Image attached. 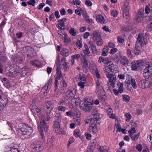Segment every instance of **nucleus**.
<instances>
[{"label": "nucleus", "instance_id": "412c9836", "mask_svg": "<svg viewBox=\"0 0 152 152\" xmlns=\"http://www.w3.org/2000/svg\"><path fill=\"white\" fill-rule=\"evenodd\" d=\"M30 62L31 64L36 67H38L41 66V62L37 60L31 61Z\"/></svg>", "mask_w": 152, "mask_h": 152}, {"label": "nucleus", "instance_id": "e433bc0d", "mask_svg": "<svg viewBox=\"0 0 152 152\" xmlns=\"http://www.w3.org/2000/svg\"><path fill=\"white\" fill-rule=\"evenodd\" d=\"M108 51V49L107 47H104L102 53V55L103 56H106L107 55Z\"/></svg>", "mask_w": 152, "mask_h": 152}, {"label": "nucleus", "instance_id": "8fccbe9b", "mask_svg": "<svg viewBox=\"0 0 152 152\" xmlns=\"http://www.w3.org/2000/svg\"><path fill=\"white\" fill-rule=\"evenodd\" d=\"M76 46L79 49L81 48L82 46V44L81 41L78 39L76 42Z\"/></svg>", "mask_w": 152, "mask_h": 152}, {"label": "nucleus", "instance_id": "37998d69", "mask_svg": "<svg viewBox=\"0 0 152 152\" xmlns=\"http://www.w3.org/2000/svg\"><path fill=\"white\" fill-rule=\"evenodd\" d=\"M57 109L59 111L64 112L66 109V108L64 106H60L58 107Z\"/></svg>", "mask_w": 152, "mask_h": 152}, {"label": "nucleus", "instance_id": "680f3d73", "mask_svg": "<svg viewBox=\"0 0 152 152\" xmlns=\"http://www.w3.org/2000/svg\"><path fill=\"white\" fill-rule=\"evenodd\" d=\"M85 83L82 81H80L78 83V85L81 88H84L85 86Z\"/></svg>", "mask_w": 152, "mask_h": 152}, {"label": "nucleus", "instance_id": "bb28decb", "mask_svg": "<svg viewBox=\"0 0 152 152\" xmlns=\"http://www.w3.org/2000/svg\"><path fill=\"white\" fill-rule=\"evenodd\" d=\"M92 35L96 40H97L98 38L101 37L99 32L97 31H95L93 32Z\"/></svg>", "mask_w": 152, "mask_h": 152}, {"label": "nucleus", "instance_id": "6e6552de", "mask_svg": "<svg viewBox=\"0 0 152 152\" xmlns=\"http://www.w3.org/2000/svg\"><path fill=\"white\" fill-rule=\"evenodd\" d=\"M143 65V63L141 60H137L132 62L131 64L132 70H136L141 68Z\"/></svg>", "mask_w": 152, "mask_h": 152}, {"label": "nucleus", "instance_id": "a878e982", "mask_svg": "<svg viewBox=\"0 0 152 152\" xmlns=\"http://www.w3.org/2000/svg\"><path fill=\"white\" fill-rule=\"evenodd\" d=\"M6 149H7L8 151H6L5 152H20V151L16 148L8 147Z\"/></svg>", "mask_w": 152, "mask_h": 152}, {"label": "nucleus", "instance_id": "774afa93", "mask_svg": "<svg viewBox=\"0 0 152 152\" xmlns=\"http://www.w3.org/2000/svg\"><path fill=\"white\" fill-rule=\"evenodd\" d=\"M15 60L18 63H20L23 60L21 57H19L15 59Z\"/></svg>", "mask_w": 152, "mask_h": 152}, {"label": "nucleus", "instance_id": "58836bf2", "mask_svg": "<svg viewBox=\"0 0 152 152\" xmlns=\"http://www.w3.org/2000/svg\"><path fill=\"white\" fill-rule=\"evenodd\" d=\"M115 80L116 79H114H114L113 78V80L111 79H109V84L110 86L113 88L115 87V83H114V82L115 81Z\"/></svg>", "mask_w": 152, "mask_h": 152}, {"label": "nucleus", "instance_id": "7c9ffc66", "mask_svg": "<svg viewBox=\"0 0 152 152\" xmlns=\"http://www.w3.org/2000/svg\"><path fill=\"white\" fill-rule=\"evenodd\" d=\"M85 49L83 51V53L85 55L88 56L90 53L89 49L86 45H85Z\"/></svg>", "mask_w": 152, "mask_h": 152}, {"label": "nucleus", "instance_id": "f3484780", "mask_svg": "<svg viewBox=\"0 0 152 152\" xmlns=\"http://www.w3.org/2000/svg\"><path fill=\"white\" fill-rule=\"evenodd\" d=\"M61 66L60 64H58L57 65V67L56 68V75L55 76V78H57L58 79H60L61 77Z\"/></svg>", "mask_w": 152, "mask_h": 152}, {"label": "nucleus", "instance_id": "1a4fd4ad", "mask_svg": "<svg viewBox=\"0 0 152 152\" xmlns=\"http://www.w3.org/2000/svg\"><path fill=\"white\" fill-rule=\"evenodd\" d=\"M101 81L99 79L96 81V92L98 95L101 94V92L103 90V88Z\"/></svg>", "mask_w": 152, "mask_h": 152}, {"label": "nucleus", "instance_id": "cd10ccee", "mask_svg": "<svg viewBox=\"0 0 152 152\" xmlns=\"http://www.w3.org/2000/svg\"><path fill=\"white\" fill-rule=\"evenodd\" d=\"M1 80L4 86H9L8 80L7 78L6 77H2L1 78Z\"/></svg>", "mask_w": 152, "mask_h": 152}, {"label": "nucleus", "instance_id": "f8f14e48", "mask_svg": "<svg viewBox=\"0 0 152 152\" xmlns=\"http://www.w3.org/2000/svg\"><path fill=\"white\" fill-rule=\"evenodd\" d=\"M147 40V39L144 36V34H140L138 35L136 43L138 44H140V45L142 46V43L143 42L145 43Z\"/></svg>", "mask_w": 152, "mask_h": 152}, {"label": "nucleus", "instance_id": "7ed1b4c3", "mask_svg": "<svg viewBox=\"0 0 152 152\" xmlns=\"http://www.w3.org/2000/svg\"><path fill=\"white\" fill-rule=\"evenodd\" d=\"M92 100L91 99L87 98L85 100L84 102H81L80 106L84 110L90 111L92 108Z\"/></svg>", "mask_w": 152, "mask_h": 152}, {"label": "nucleus", "instance_id": "aec40b11", "mask_svg": "<svg viewBox=\"0 0 152 152\" xmlns=\"http://www.w3.org/2000/svg\"><path fill=\"white\" fill-rule=\"evenodd\" d=\"M96 20L97 22L101 23H106L103 17L101 15H99L96 16Z\"/></svg>", "mask_w": 152, "mask_h": 152}, {"label": "nucleus", "instance_id": "5701e85b", "mask_svg": "<svg viewBox=\"0 0 152 152\" xmlns=\"http://www.w3.org/2000/svg\"><path fill=\"white\" fill-rule=\"evenodd\" d=\"M121 62L122 65L125 66L128 64L129 61L126 57L123 56L121 59Z\"/></svg>", "mask_w": 152, "mask_h": 152}, {"label": "nucleus", "instance_id": "052dcab7", "mask_svg": "<svg viewBox=\"0 0 152 152\" xmlns=\"http://www.w3.org/2000/svg\"><path fill=\"white\" fill-rule=\"evenodd\" d=\"M90 48L92 50V53H93L96 54L97 53L98 51L96 46H95L92 47H91Z\"/></svg>", "mask_w": 152, "mask_h": 152}, {"label": "nucleus", "instance_id": "a211bd4d", "mask_svg": "<svg viewBox=\"0 0 152 152\" xmlns=\"http://www.w3.org/2000/svg\"><path fill=\"white\" fill-rule=\"evenodd\" d=\"M141 47L142 45H140V44L136 43L135 47L133 50V52L135 55L139 54Z\"/></svg>", "mask_w": 152, "mask_h": 152}, {"label": "nucleus", "instance_id": "5fc2aeb1", "mask_svg": "<svg viewBox=\"0 0 152 152\" xmlns=\"http://www.w3.org/2000/svg\"><path fill=\"white\" fill-rule=\"evenodd\" d=\"M54 130L57 134H60L62 133L60 127L54 128Z\"/></svg>", "mask_w": 152, "mask_h": 152}, {"label": "nucleus", "instance_id": "a18cd8bd", "mask_svg": "<svg viewBox=\"0 0 152 152\" xmlns=\"http://www.w3.org/2000/svg\"><path fill=\"white\" fill-rule=\"evenodd\" d=\"M107 77L109 78V79H111L113 80V78L115 79L116 77L115 75L111 73H107L106 74Z\"/></svg>", "mask_w": 152, "mask_h": 152}, {"label": "nucleus", "instance_id": "e2e57ef3", "mask_svg": "<svg viewBox=\"0 0 152 152\" xmlns=\"http://www.w3.org/2000/svg\"><path fill=\"white\" fill-rule=\"evenodd\" d=\"M118 51V49L115 48H113L110 51V53L112 54H113Z\"/></svg>", "mask_w": 152, "mask_h": 152}, {"label": "nucleus", "instance_id": "9d476101", "mask_svg": "<svg viewBox=\"0 0 152 152\" xmlns=\"http://www.w3.org/2000/svg\"><path fill=\"white\" fill-rule=\"evenodd\" d=\"M75 92L74 89L69 90L67 91L66 96L67 99L70 101L74 100V96L75 95Z\"/></svg>", "mask_w": 152, "mask_h": 152}, {"label": "nucleus", "instance_id": "ea45409f", "mask_svg": "<svg viewBox=\"0 0 152 152\" xmlns=\"http://www.w3.org/2000/svg\"><path fill=\"white\" fill-rule=\"evenodd\" d=\"M105 110L107 113L108 115H110L112 113V110L110 106H107L105 107Z\"/></svg>", "mask_w": 152, "mask_h": 152}, {"label": "nucleus", "instance_id": "c9c22d12", "mask_svg": "<svg viewBox=\"0 0 152 152\" xmlns=\"http://www.w3.org/2000/svg\"><path fill=\"white\" fill-rule=\"evenodd\" d=\"M55 121L58 122L61 121L62 118V116L61 114L60 113H56L55 116Z\"/></svg>", "mask_w": 152, "mask_h": 152}, {"label": "nucleus", "instance_id": "f704fd0d", "mask_svg": "<svg viewBox=\"0 0 152 152\" xmlns=\"http://www.w3.org/2000/svg\"><path fill=\"white\" fill-rule=\"evenodd\" d=\"M139 136L140 133H138L137 134L131 135L129 136L132 140L136 141L137 140Z\"/></svg>", "mask_w": 152, "mask_h": 152}, {"label": "nucleus", "instance_id": "72a5a7b5", "mask_svg": "<svg viewBox=\"0 0 152 152\" xmlns=\"http://www.w3.org/2000/svg\"><path fill=\"white\" fill-rule=\"evenodd\" d=\"M124 19L126 21H128L130 19L129 13L128 12H124L123 13Z\"/></svg>", "mask_w": 152, "mask_h": 152}, {"label": "nucleus", "instance_id": "dca6fc26", "mask_svg": "<svg viewBox=\"0 0 152 152\" xmlns=\"http://www.w3.org/2000/svg\"><path fill=\"white\" fill-rule=\"evenodd\" d=\"M126 82L127 84H131L132 86L134 89H136L137 88V85L135 80L133 78L126 79Z\"/></svg>", "mask_w": 152, "mask_h": 152}, {"label": "nucleus", "instance_id": "13d9d810", "mask_svg": "<svg viewBox=\"0 0 152 152\" xmlns=\"http://www.w3.org/2000/svg\"><path fill=\"white\" fill-rule=\"evenodd\" d=\"M151 83L148 80H145V88H149L151 87Z\"/></svg>", "mask_w": 152, "mask_h": 152}, {"label": "nucleus", "instance_id": "4468645a", "mask_svg": "<svg viewBox=\"0 0 152 152\" xmlns=\"http://www.w3.org/2000/svg\"><path fill=\"white\" fill-rule=\"evenodd\" d=\"M61 61L62 65L64 71L65 72L67 71L69 67V63L66 61V58L64 57H63Z\"/></svg>", "mask_w": 152, "mask_h": 152}, {"label": "nucleus", "instance_id": "864d4df0", "mask_svg": "<svg viewBox=\"0 0 152 152\" xmlns=\"http://www.w3.org/2000/svg\"><path fill=\"white\" fill-rule=\"evenodd\" d=\"M118 42L120 43H122L124 42V39L121 36H118L117 37Z\"/></svg>", "mask_w": 152, "mask_h": 152}, {"label": "nucleus", "instance_id": "de8ad7c7", "mask_svg": "<svg viewBox=\"0 0 152 152\" xmlns=\"http://www.w3.org/2000/svg\"><path fill=\"white\" fill-rule=\"evenodd\" d=\"M136 132V130L134 127H132L130 129L128 132L129 135L130 136L131 135H132V134L135 133Z\"/></svg>", "mask_w": 152, "mask_h": 152}, {"label": "nucleus", "instance_id": "f257e3e1", "mask_svg": "<svg viewBox=\"0 0 152 152\" xmlns=\"http://www.w3.org/2000/svg\"><path fill=\"white\" fill-rule=\"evenodd\" d=\"M43 115H42L40 117L38 116L40 118V122L38 123V129L39 131L41 138L42 139L44 138L43 134L44 130L45 132H46L48 130V126L45 122V121H49L51 116L50 115V113H48L47 111L43 110Z\"/></svg>", "mask_w": 152, "mask_h": 152}, {"label": "nucleus", "instance_id": "6e6d98bb", "mask_svg": "<svg viewBox=\"0 0 152 152\" xmlns=\"http://www.w3.org/2000/svg\"><path fill=\"white\" fill-rule=\"evenodd\" d=\"M142 16L137 15L136 18H135V21L137 22H140L141 20Z\"/></svg>", "mask_w": 152, "mask_h": 152}, {"label": "nucleus", "instance_id": "c85d7f7f", "mask_svg": "<svg viewBox=\"0 0 152 152\" xmlns=\"http://www.w3.org/2000/svg\"><path fill=\"white\" fill-rule=\"evenodd\" d=\"M83 17L84 18L85 20L87 23H90L93 22V20L91 19H90L89 17L87 15V14H84L83 15Z\"/></svg>", "mask_w": 152, "mask_h": 152}, {"label": "nucleus", "instance_id": "bf43d9fd", "mask_svg": "<svg viewBox=\"0 0 152 152\" xmlns=\"http://www.w3.org/2000/svg\"><path fill=\"white\" fill-rule=\"evenodd\" d=\"M67 99L64 98H63L58 102V104L59 105H63L64 104L66 100Z\"/></svg>", "mask_w": 152, "mask_h": 152}, {"label": "nucleus", "instance_id": "6ab92c4d", "mask_svg": "<svg viewBox=\"0 0 152 152\" xmlns=\"http://www.w3.org/2000/svg\"><path fill=\"white\" fill-rule=\"evenodd\" d=\"M27 49L28 51L27 53V57L29 58H31L34 56L35 52L32 48L30 47H28Z\"/></svg>", "mask_w": 152, "mask_h": 152}, {"label": "nucleus", "instance_id": "4be33fe9", "mask_svg": "<svg viewBox=\"0 0 152 152\" xmlns=\"http://www.w3.org/2000/svg\"><path fill=\"white\" fill-rule=\"evenodd\" d=\"M61 54L63 56H67L69 55V53L68 49L64 48L61 51Z\"/></svg>", "mask_w": 152, "mask_h": 152}, {"label": "nucleus", "instance_id": "b1692460", "mask_svg": "<svg viewBox=\"0 0 152 152\" xmlns=\"http://www.w3.org/2000/svg\"><path fill=\"white\" fill-rule=\"evenodd\" d=\"M117 85L118 87L119 92V93H122L124 91L123 83L121 82L118 83L117 84Z\"/></svg>", "mask_w": 152, "mask_h": 152}, {"label": "nucleus", "instance_id": "ddd939ff", "mask_svg": "<svg viewBox=\"0 0 152 152\" xmlns=\"http://www.w3.org/2000/svg\"><path fill=\"white\" fill-rule=\"evenodd\" d=\"M54 107L53 103L51 101H48L46 102V105L45 107L44 110L47 111L48 113H50Z\"/></svg>", "mask_w": 152, "mask_h": 152}, {"label": "nucleus", "instance_id": "3c124183", "mask_svg": "<svg viewBox=\"0 0 152 152\" xmlns=\"http://www.w3.org/2000/svg\"><path fill=\"white\" fill-rule=\"evenodd\" d=\"M126 117V120L127 121H129L131 118V116L129 113H127L125 114Z\"/></svg>", "mask_w": 152, "mask_h": 152}, {"label": "nucleus", "instance_id": "393cba45", "mask_svg": "<svg viewBox=\"0 0 152 152\" xmlns=\"http://www.w3.org/2000/svg\"><path fill=\"white\" fill-rule=\"evenodd\" d=\"M89 129L94 133H96L98 131L96 126L95 124H92L91 126H89Z\"/></svg>", "mask_w": 152, "mask_h": 152}, {"label": "nucleus", "instance_id": "79ce46f5", "mask_svg": "<svg viewBox=\"0 0 152 152\" xmlns=\"http://www.w3.org/2000/svg\"><path fill=\"white\" fill-rule=\"evenodd\" d=\"M69 31L70 34L72 36H75L76 34V31L74 28H71Z\"/></svg>", "mask_w": 152, "mask_h": 152}, {"label": "nucleus", "instance_id": "423d86ee", "mask_svg": "<svg viewBox=\"0 0 152 152\" xmlns=\"http://www.w3.org/2000/svg\"><path fill=\"white\" fill-rule=\"evenodd\" d=\"M152 75V65L148 64L144 69L143 75L146 78L148 79Z\"/></svg>", "mask_w": 152, "mask_h": 152}, {"label": "nucleus", "instance_id": "603ef678", "mask_svg": "<svg viewBox=\"0 0 152 152\" xmlns=\"http://www.w3.org/2000/svg\"><path fill=\"white\" fill-rule=\"evenodd\" d=\"M74 122L77 125L80 126L81 124L80 123V117H77L74 119Z\"/></svg>", "mask_w": 152, "mask_h": 152}, {"label": "nucleus", "instance_id": "4c0bfd02", "mask_svg": "<svg viewBox=\"0 0 152 152\" xmlns=\"http://www.w3.org/2000/svg\"><path fill=\"white\" fill-rule=\"evenodd\" d=\"M66 20L65 18H63L62 19L58 20V22L60 24V26L61 27L65 26L64 22H65Z\"/></svg>", "mask_w": 152, "mask_h": 152}, {"label": "nucleus", "instance_id": "0e129e2a", "mask_svg": "<svg viewBox=\"0 0 152 152\" xmlns=\"http://www.w3.org/2000/svg\"><path fill=\"white\" fill-rule=\"evenodd\" d=\"M116 123H115V125L116 126V128L117 129V130L118 132H121V130L122 129L121 126L120 124H117V125Z\"/></svg>", "mask_w": 152, "mask_h": 152}, {"label": "nucleus", "instance_id": "39448f33", "mask_svg": "<svg viewBox=\"0 0 152 152\" xmlns=\"http://www.w3.org/2000/svg\"><path fill=\"white\" fill-rule=\"evenodd\" d=\"M39 101L36 99H34L32 101V106L31 107V111L34 114L39 115L41 111V109L38 108L36 105Z\"/></svg>", "mask_w": 152, "mask_h": 152}, {"label": "nucleus", "instance_id": "338daca9", "mask_svg": "<svg viewBox=\"0 0 152 152\" xmlns=\"http://www.w3.org/2000/svg\"><path fill=\"white\" fill-rule=\"evenodd\" d=\"M95 73L96 77L97 78H100V75L99 73L98 70L97 69H96L95 70Z\"/></svg>", "mask_w": 152, "mask_h": 152}, {"label": "nucleus", "instance_id": "2eb2a0df", "mask_svg": "<svg viewBox=\"0 0 152 152\" xmlns=\"http://www.w3.org/2000/svg\"><path fill=\"white\" fill-rule=\"evenodd\" d=\"M52 82V80L51 79H49L47 84L42 89V91H45L43 92L44 93H45L46 91V93H47L48 91H49V90L51 87Z\"/></svg>", "mask_w": 152, "mask_h": 152}, {"label": "nucleus", "instance_id": "473e14b6", "mask_svg": "<svg viewBox=\"0 0 152 152\" xmlns=\"http://www.w3.org/2000/svg\"><path fill=\"white\" fill-rule=\"evenodd\" d=\"M63 38H64V42L68 43L71 42V39L68 37L66 33L64 34V37Z\"/></svg>", "mask_w": 152, "mask_h": 152}, {"label": "nucleus", "instance_id": "9b49d317", "mask_svg": "<svg viewBox=\"0 0 152 152\" xmlns=\"http://www.w3.org/2000/svg\"><path fill=\"white\" fill-rule=\"evenodd\" d=\"M2 93L1 91L0 90V111L3 110L6 106L7 102L6 98H1V94Z\"/></svg>", "mask_w": 152, "mask_h": 152}, {"label": "nucleus", "instance_id": "20e7f679", "mask_svg": "<svg viewBox=\"0 0 152 152\" xmlns=\"http://www.w3.org/2000/svg\"><path fill=\"white\" fill-rule=\"evenodd\" d=\"M98 61L99 62H102L104 64L108 65L110 66L109 67V69H110V71L112 72H114L115 69L114 67L115 68V67L114 65L113 64V63L112 61L107 58H104L100 56L99 57Z\"/></svg>", "mask_w": 152, "mask_h": 152}, {"label": "nucleus", "instance_id": "69168bd1", "mask_svg": "<svg viewBox=\"0 0 152 152\" xmlns=\"http://www.w3.org/2000/svg\"><path fill=\"white\" fill-rule=\"evenodd\" d=\"M29 1L27 2V4L33 6H34V4L36 3L35 0H29Z\"/></svg>", "mask_w": 152, "mask_h": 152}, {"label": "nucleus", "instance_id": "0eeeda50", "mask_svg": "<svg viewBox=\"0 0 152 152\" xmlns=\"http://www.w3.org/2000/svg\"><path fill=\"white\" fill-rule=\"evenodd\" d=\"M31 149L34 152H39L42 150L41 143L39 141L33 142L31 145Z\"/></svg>", "mask_w": 152, "mask_h": 152}, {"label": "nucleus", "instance_id": "c03bdc74", "mask_svg": "<svg viewBox=\"0 0 152 152\" xmlns=\"http://www.w3.org/2000/svg\"><path fill=\"white\" fill-rule=\"evenodd\" d=\"M118 12L116 10H112L111 12V15L114 17H116L117 16Z\"/></svg>", "mask_w": 152, "mask_h": 152}, {"label": "nucleus", "instance_id": "09e8293b", "mask_svg": "<svg viewBox=\"0 0 152 152\" xmlns=\"http://www.w3.org/2000/svg\"><path fill=\"white\" fill-rule=\"evenodd\" d=\"M144 12V9L143 8L140 9L137 12V15L142 16H143V13Z\"/></svg>", "mask_w": 152, "mask_h": 152}, {"label": "nucleus", "instance_id": "c756f323", "mask_svg": "<svg viewBox=\"0 0 152 152\" xmlns=\"http://www.w3.org/2000/svg\"><path fill=\"white\" fill-rule=\"evenodd\" d=\"M82 66L84 69L85 68H86V67L88 66V63H87V60L85 57L83 58V60L82 61Z\"/></svg>", "mask_w": 152, "mask_h": 152}, {"label": "nucleus", "instance_id": "4d7b16f0", "mask_svg": "<svg viewBox=\"0 0 152 152\" xmlns=\"http://www.w3.org/2000/svg\"><path fill=\"white\" fill-rule=\"evenodd\" d=\"M97 41V45L98 46H100L102 45L103 43V40L101 37L97 39V40H96Z\"/></svg>", "mask_w": 152, "mask_h": 152}, {"label": "nucleus", "instance_id": "2f4dec72", "mask_svg": "<svg viewBox=\"0 0 152 152\" xmlns=\"http://www.w3.org/2000/svg\"><path fill=\"white\" fill-rule=\"evenodd\" d=\"M145 80H142L139 82V86L140 88L142 89H144L145 88Z\"/></svg>", "mask_w": 152, "mask_h": 152}, {"label": "nucleus", "instance_id": "a19ab883", "mask_svg": "<svg viewBox=\"0 0 152 152\" xmlns=\"http://www.w3.org/2000/svg\"><path fill=\"white\" fill-rule=\"evenodd\" d=\"M74 135L77 137H79L81 135V134L80 131L77 129H76L74 130Z\"/></svg>", "mask_w": 152, "mask_h": 152}, {"label": "nucleus", "instance_id": "f03ea898", "mask_svg": "<svg viewBox=\"0 0 152 152\" xmlns=\"http://www.w3.org/2000/svg\"><path fill=\"white\" fill-rule=\"evenodd\" d=\"M20 133L26 138H29L33 136V129L27 124H25L20 129Z\"/></svg>", "mask_w": 152, "mask_h": 152}, {"label": "nucleus", "instance_id": "49530a36", "mask_svg": "<svg viewBox=\"0 0 152 152\" xmlns=\"http://www.w3.org/2000/svg\"><path fill=\"white\" fill-rule=\"evenodd\" d=\"M123 98L124 101L128 102L130 100L129 96L127 95H124L123 96Z\"/></svg>", "mask_w": 152, "mask_h": 152}]
</instances>
